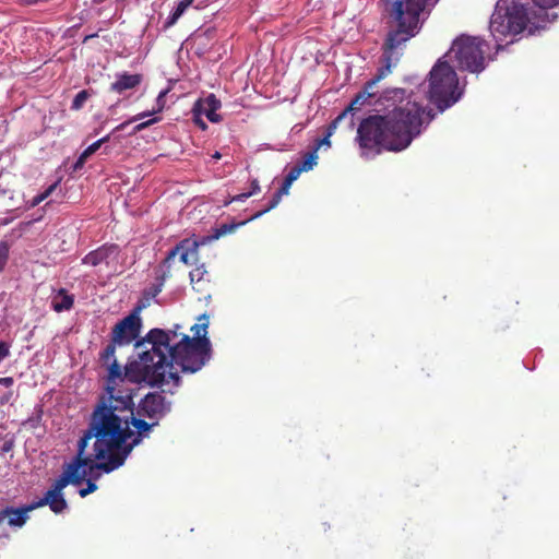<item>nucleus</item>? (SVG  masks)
Segmentation results:
<instances>
[{"mask_svg":"<svg viewBox=\"0 0 559 559\" xmlns=\"http://www.w3.org/2000/svg\"><path fill=\"white\" fill-rule=\"evenodd\" d=\"M413 93L402 87L384 90L374 99L376 115L361 120L357 140L366 158L381 151L401 152L433 120L431 110L412 99Z\"/></svg>","mask_w":559,"mask_h":559,"instance_id":"obj_1","label":"nucleus"},{"mask_svg":"<svg viewBox=\"0 0 559 559\" xmlns=\"http://www.w3.org/2000/svg\"><path fill=\"white\" fill-rule=\"evenodd\" d=\"M167 334L158 328L151 329L135 342L136 358L126 364V376L132 383L163 388L171 382L174 389L167 392L174 394L181 385L179 373L173 371L174 365L179 366L185 373H195L211 359L212 345L209 338L193 341L183 334L173 347H167Z\"/></svg>","mask_w":559,"mask_h":559,"instance_id":"obj_2","label":"nucleus"},{"mask_svg":"<svg viewBox=\"0 0 559 559\" xmlns=\"http://www.w3.org/2000/svg\"><path fill=\"white\" fill-rule=\"evenodd\" d=\"M107 395H103L112 413L119 417L124 440L132 449L148 438L153 428L171 411L173 403L164 396V392H148L135 405L131 393L116 394L115 389L107 386Z\"/></svg>","mask_w":559,"mask_h":559,"instance_id":"obj_3","label":"nucleus"},{"mask_svg":"<svg viewBox=\"0 0 559 559\" xmlns=\"http://www.w3.org/2000/svg\"><path fill=\"white\" fill-rule=\"evenodd\" d=\"M120 419L100 396L90 416L87 428L78 441L75 456L68 463L78 469L87 460L104 459L112 450H119L127 444Z\"/></svg>","mask_w":559,"mask_h":559,"instance_id":"obj_4","label":"nucleus"},{"mask_svg":"<svg viewBox=\"0 0 559 559\" xmlns=\"http://www.w3.org/2000/svg\"><path fill=\"white\" fill-rule=\"evenodd\" d=\"M538 8L528 10L516 0H498L490 17L489 31L497 43L507 35H518L528 25L530 35L546 29L558 19L557 13L549 14L546 10L559 5V0H532Z\"/></svg>","mask_w":559,"mask_h":559,"instance_id":"obj_5","label":"nucleus"},{"mask_svg":"<svg viewBox=\"0 0 559 559\" xmlns=\"http://www.w3.org/2000/svg\"><path fill=\"white\" fill-rule=\"evenodd\" d=\"M420 10L418 0L411 2L409 7L402 2L396 3V14L400 21V28L388 33L384 44L382 46L381 62L382 66L378 69L377 74L364 85L355 98L350 102L349 106L343 111L345 114L355 112L360 109L362 105L368 103L369 99L374 97L371 92L372 87L388 73L392 67L396 66L400 60V52L397 49L408 41L412 37L420 31V25L417 22L416 14Z\"/></svg>","mask_w":559,"mask_h":559,"instance_id":"obj_6","label":"nucleus"},{"mask_svg":"<svg viewBox=\"0 0 559 559\" xmlns=\"http://www.w3.org/2000/svg\"><path fill=\"white\" fill-rule=\"evenodd\" d=\"M464 94L459 78L448 61L439 59L429 72L427 97L440 112L456 104Z\"/></svg>","mask_w":559,"mask_h":559,"instance_id":"obj_7","label":"nucleus"},{"mask_svg":"<svg viewBox=\"0 0 559 559\" xmlns=\"http://www.w3.org/2000/svg\"><path fill=\"white\" fill-rule=\"evenodd\" d=\"M487 41L477 36L461 35L453 40L449 53H454V61L461 71L480 73L486 69L485 53Z\"/></svg>","mask_w":559,"mask_h":559,"instance_id":"obj_8","label":"nucleus"},{"mask_svg":"<svg viewBox=\"0 0 559 559\" xmlns=\"http://www.w3.org/2000/svg\"><path fill=\"white\" fill-rule=\"evenodd\" d=\"M78 468L66 463L62 474L55 480L51 487L39 498L37 503L40 507L48 506L49 509L60 514L68 509V502L62 490L69 485H80L84 480V474H78Z\"/></svg>","mask_w":559,"mask_h":559,"instance_id":"obj_9","label":"nucleus"},{"mask_svg":"<svg viewBox=\"0 0 559 559\" xmlns=\"http://www.w3.org/2000/svg\"><path fill=\"white\" fill-rule=\"evenodd\" d=\"M132 451L133 449L130 445L124 444L119 450H112L104 459L92 457L79 468L78 474H84V479L88 478L96 483L103 474H110L123 466Z\"/></svg>","mask_w":559,"mask_h":559,"instance_id":"obj_10","label":"nucleus"},{"mask_svg":"<svg viewBox=\"0 0 559 559\" xmlns=\"http://www.w3.org/2000/svg\"><path fill=\"white\" fill-rule=\"evenodd\" d=\"M121 254V248L117 243L106 242L85 254L81 263L92 267L105 266L116 270Z\"/></svg>","mask_w":559,"mask_h":559,"instance_id":"obj_11","label":"nucleus"},{"mask_svg":"<svg viewBox=\"0 0 559 559\" xmlns=\"http://www.w3.org/2000/svg\"><path fill=\"white\" fill-rule=\"evenodd\" d=\"M141 328L142 320L138 312L133 311L115 324L110 338L119 347L127 346L139 337Z\"/></svg>","mask_w":559,"mask_h":559,"instance_id":"obj_12","label":"nucleus"},{"mask_svg":"<svg viewBox=\"0 0 559 559\" xmlns=\"http://www.w3.org/2000/svg\"><path fill=\"white\" fill-rule=\"evenodd\" d=\"M40 508L37 501H33L28 504L14 508L11 506H7L2 510H0V523L4 520H8V524L14 528H21L25 525L28 520V512Z\"/></svg>","mask_w":559,"mask_h":559,"instance_id":"obj_13","label":"nucleus"},{"mask_svg":"<svg viewBox=\"0 0 559 559\" xmlns=\"http://www.w3.org/2000/svg\"><path fill=\"white\" fill-rule=\"evenodd\" d=\"M221 100L213 93H211L206 97L195 100L192 107V115L194 117L205 116L209 121L218 123L222 121V116L216 114V111L221 108Z\"/></svg>","mask_w":559,"mask_h":559,"instance_id":"obj_14","label":"nucleus"},{"mask_svg":"<svg viewBox=\"0 0 559 559\" xmlns=\"http://www.w3.org/2000/svg\"><path fill=\"white\" fill-rule=\"evenodd\" d=\"M143 81L140 73L118 72L115 74V81L110 84V91L117 94H123L126 91L136 88Z\"/></svg>","mask_w":559,"mask_h":559,"instance_id":"obj_15","label":"nucleus"},{"mask_svg":"<svg viewBox=\"0 0 559 559\" xmlns=\"http://www.w3.org/2000/svg\"><path fill=\"white\" fill-rule=\"evenodd\" d=\"M216 31L214 27H207L205 29L199 28L192 36V43L195 48V53H205L213 45Z\"/></svg>","mask_w":559,"mask_h":559,"instance_id":"obj_16","label":"nucleus"},{"mask_svg":"<svg viewBox=\"0 0 559 559\" xmlns=\"http://www.w3.org/2000/svg\"><path fill=\"white\" fill-rule=\"evenodd\" d=\"M151 114L148 111H144V112H141V114L132 117L128 121L121 122L120 124L115 127L109 134L98 139L97 141L93 142L92 144H90L86 147L87 152L91 153V154H94L104 143L109 141L111 135H115L116 133H118L120 131H123L130 123L135 122V121H138L140 119H143L145 117H148Z\"/></svg>","mask_w":559,"mask_h":559,"instance_id":"obj_17","label":"nucleus"},{"mask_svg":"<svg viewBox=\"0 0 559 559\" xmlns=\"http://www.w3.org/2000/svg\"><path fill=\"white\" fill-rule=\"evenodd\" d=\"M73 305L74 296L64 288H60L51 301V308L58 313L71 310Z\"/></svg>","mask_w":559,"mask_h":559,"instance_id":"obj_18","label":"nucleus"},{"mask_svg":"<svg viewBox=\"0 0 559 559\" xmlns=\"http://www.w3.org/2000/svg\"><path fill=\"white\" fill-rule=\"evenodd\" d=\"M167 277L168 273L165 271L162 272V274L157 275L155 282L143 292L144 298L146 300L156 298L157 295L162 292Z\"/></svg>","mask_w":559,"mask_h":559,"instance_id":"obj_19","label":"nucleus"},{"mask_svg":"<svg viewBox=\"0 0 559 559\" xmlns=\"http://www.w3.org/2000/svg\"><path fill=\"white\" fill-rule=\"evenodd\" d=\"M193 3V0H180L165 21V26H173L186 10Z\"/></svg>","mask_w":559,"mask_h":559,"instance_id":"obj_20","label":"nucleus"},{"mask_svg":"<svg viewBox=\"0 0 559 559\" xmlns=\"http://www.w3.org/2000/svg\"><path fill=\"white\" fill-rule=\"evenodd\" d=\"M215 240H217V239L213 237V231H212L211 234L205 235V236L197 237L193 235L192 237L185 238L183 243L186 245V247L190 246V248H192V250L198 253L200 247L209 245Z\"/></svg>","mask_w":559,"mask_h":559,"instance_id":"obj_21","label":"nucleus"},{"mask_svg":"<svg viewBox=\"0 0 559 559\" xmlns=\"http://www.w3.org/2000/svg\"><path fill=\"white\" fill-rule=\"evenodd\" d=\"M108 382L115 383L117 380L122 381L124 378L128 379L130 382H132L127 376H126V367L122 370V367L117 360H112L108 365Z\"/></svg>","mask_w":559,"mask_h":559,"instance_id":"obj_22","label":"nucleus"},{"mask_svg":"<svg viewBox=\"0 0 559 559\" xmlns=\"http://www.w3.org/2000/svg\"><path fill=\"white\" fill-rule=\"evenodd\" d=\"M199 321H204V322L197 323L191 328V331L193 332V337H191V338L193 341H201V340L207 338L206 337L207 326H209L207 316L206 314L200 316Z\"/></svg>","mask_w":559,"mask_h":559,"instance_id":"obj_23","label":"nucleus"},{"mask_svg":"<svg viewBox=\"0 0 559 559\" xmlns=\"http://www.w3.org/2000/svg\"><path fill=\"white\" fill-rule=\"evenodd\" d=\"M248 218L245 221H241L239 223H231V224H222L218 227L213 229V237L216 239H219L222 236L229 234L237 229L240 226H243L248 223Z\"/></svg>","mask_w":559,"mask_h":559,"instance_id":"obj_24","label":"nucleus"},{"mask_svg":"<svg viewBox=\"0 0 559 559\" xmlns=\"http://www.w3.org/2000/svg\"><path fill=\"white\" fill-rule=\"evenodd\" d=\"M118 346V344H116L111 338H110V342L106 345V347L99 353V360L104 364V365H108L109 362H111L112 360H117L116 359V347Z\"/></svg>","mask_w":559,"mask_h":559,"instance_id":"obj_25","label":"nucleus"},{"mask_svg":"<svg viewBox=\"0 0 559 559\" xmlns=\"http://www.w3.org/2000/svg\"><path fill=\"white\" fill-rule=\"evenodd\" d=\"M282 198L283 197H281L277 192H275L273 194V197L271 198V200L269 201L267 205L263 210H261V211L254 213L253 215H251L248 218V221L257 219V218L261 217L262 215H264L265 213H267L269 211L275 209L280 204Z\"/></svg>","mask_w":559,"mask_h":559,"instance_id":"obj_26","label":"nucleus"},{"mask_svg":"<svg viewBox=\"0 0 559 559\" xmlns=\"http://www.w3.org/2000/svg\"><path fill=\"white\" fill-rule=\"evenodd\" d=\"M179 253L180 261L187 265L195 263L199 257V253L193 251L192 248H190V246H185Z\"/></svg>","mask_w":559,"mask_h":559,"instance_id":"obj_27","label":"nucleus"},{"mask_svg":"<svg viewBox=\"0 0 559 559\" xmlns=\"http://www.w3.org/2000/svg\"><path fill=\"white\" fill-rule=\"evenodd\" d=\"M318 155L316 150H311L300 165H297L301 171H309L317 165Z\"/></svg>","mask_w":559,"mask_h":559,"instance_id":"obj_28","label":"nucleus"},{"mask_svg":"<svg viewBox=\"0 0 559 559\" xmlns=\"http://www.w3.org/2000/svg\"><path fill=\"white\" fill-rule=\"evenodd\" d=\"M90 97V93L87 90H82L80 91L73 98L72 100V104H71V109L72 110H80L84 104L86 103V100L88 99Z\"/></svg>","mask_w":559,"mask_h":559,"instance_id":"obj_29","label":"nucleus"},{"mask_svg":"<svg viewBox=\"0 0 559 559\" xmlns=\"http://www.w3.org/2000/svg\"><path fill=\"white\" fill-rule=\"evenodd\" d=\"M186 245L183 243V239L180 240L173 249H170L168 252H167V255L165 257V259L163 260L162 262V265L163 266H166L167 269L170 267V264L173 262V260L175 259V257L177 254H179L180 250L185 247Z\"/></svg>","mask_w":559,"mask_h":559,"instance_id":"obj_30","label":"nucleus"},{"mask_svg":"<svg viewBox=\"0 0 559 559\" xmlns=\"http://www.w3.org/2000/svg\"><path fill=\"white\" fill-rule=\"evenodd\" d=\"M56 187H57V182L50 185L44 192L35 195L31 201V205L37 206L38 204H40L44 200H46L52 193V191L56 189Z\"/></svg>","mask_w":559,"mask_h":559,"instance_id":"obj_31","label":"nucleus"},{"mask_svg":"<svg viewBox=\"0 0 559 559\" xmlns=\"http://www.w3.org/2000/svg\"><path fill=\"white\" fill-rule=\"evenodd\" d=\"M10 247L7 241H0V273L3 271L9 259Z\"/></svg>","mask_w":559,"mask_h":559,"instance_id":"obj_32","label":"nucleus"},{"mask_svg":"<svg viewBox=\"0 0 559 559\" xmlns=\"http://www.w3.org/2000/svg\"><path fill=\"white\" fill-rule=\"evenodd\" d=\"M84 480L86 481V487H85V488H81V489L79 490V495H80L82 498H84V497H86L87 495H90V493H92V492H94V491H96V490H97V485H96V483L92 481V480H91V479H88V478H85Z\"/></svg>","mask_w":559,"mask_h":559,"instance_id":"obj_33","label":"nucleus"},{"mask_svg":"<svg viewBox=\"0 0 559 559\" xmlns=\"http://www.w3.org/2000/svg\"><path fill=\"white\" fill-rule=\"evenodd\" d=\"M205 273H206L205 266H204V264H201L195 270L190 272L191 282H194L195 280L198 282L201 281Z\"/></svg>","mask_w":559,"mask_h":559,"instance_id":"obj_34","label":"nucleus"},{"mask_svg":"<svg viewBox=\"0 0 559 559\" xmlns=\"http://www.w3.org/2000/svg\"><path fill=\"white\" fill-rule=\"evenodd\" d=\"M158 119L157 118H153V119H150L147 121H144V122H140L138 124H135L132 130L129 132L130 135L132 134H135L142 130H144L145 128H147L148 126L153 124L154 122H156Z\"/></svg>","mask_w":559,"mask_h":559,"instance_id":"obj_35","label":"nucleus"},{"mask_svg":"<svg viewBox=\"0 0 559 559\" xmlns=\"http://www.w3.org/2000/svg\"><path fill=\"white\" fill-rule=\"evenodd\" d=\"M301 173L302 171L300 170V168L297 165H295L294 167H292L289 169L285 179L293 183L294 181H296L298 179V177L300 176Z\"/></svg>","mask_w":559,"mask_h":559,"instance_id":"obj_36","label":"nucleus"},{"mask_svg":"<svg viewBox=\"0 0 559 559\" xmlns=\"http://www.w3.org/2000/svg\"><path fill=\"white\" fill-rule=\"evenodd\" d=\"M250 197H251V193H249V192H243V193L236 194L231 199L226 201L225 205H228V204H230L233 202H245Z\"/></svg>","mask_w":559,"mask_h":559,"instance_id":"obj_37","label":"nucleus"},{"mask_svg":"<svg viewBox=\"0 0 559 559\" xmlns=\"http://www.w3.org/2000/svg\"><path fill=\"white\" fill-rule=\"evenodd\" d=\"M10 355V344L0 341V362Z\"/></svg>","mask_w":559,"mask_h":559,"instance_id":"obj_38","label":"nucleus"},{"mask_svg":"<svg viewBox=\"0 0 559 559\" xmlns=\"http://www.w3.org/2000/svg\"><path fill=\"white\" fill-rule=\"evenodd\" d=\"M330 136H331V132H326L325 136L317 142V144L314 145L313 150H316V152H318V150L321 146L330 147L331 146Z\"/></svg>","mask_w":559,"mask_h":559,"instance_id":"obj_39","label":"nucleus"},{"mask_svg":"<svg viewBox=\"0 0 559 559\" xmlns=\"http://www.w3.org/2000/svg\"><path fill=\"white\" fill-rule=\"evenodd\" d=\"M179 328V325L177 324L175 326V329H169V330H164V329H160L163 332H165L168 336V342H167V347H173V344H171V341L177 336V329Z\"/></svg>","mask_w":559,"mask_h":559,"instance_id":"obj_40","label":"nucleus"},{"mask_svg":"<svg viewBox=\"0 0 559 559\" xmlns=\"http://www.w3.org/2000/svg\"><path fill=\"white\" fill-rule=\"evenodd\" d=\"M179 328V325L177 324L175 326V329H169V330H164V329H160L163 332H165L168 336V342H167V347H173V344H171V341L177 336V329Z\"/></svg>","mask_w":559,"mask_h":559,"instance_id":"obj_41","label":"nucleus"},{"mask_svg":"<svg viewBox=\"0 0 559 559\" xmlns=\"http://www.w3.org/2000/svg\"><path fill=\"white\" fill-rule=\"evenodd\" d=\"M292 185H293L292 182H289L288 180L284 179L282 186L280 187V189L276 192L281 197L287 195L289 193V189H290Z\"/></svg>","mask_w":559,"mask_h":559,"instance_id":"obj_42","label":"nucleus"},{"mask_svg":"<svg viewBox=\"0 0 559 559\" xmlns=\"http://www.w3.org/2000/svg\"><path fill=\"white\" fill-rule=\"evenodd\" d=\"M12 449H13V441H12V440H7V441H4V442H3V444L1 445V448H0V452H1L2 454H4V453L10 452Z\"/></svg>","mask_w":559,"mask_h":559,"instance_id":"obj_43","label":"nucleus"},{"mask_svg":"<svg viewBox=\"0 0 559 559\" xmlns=\"http://www.w3.org/2000/svg\"><path fill=\"white\" fill-rule=\"evenodd\" d=\"M13 383H14V379L12 377L0 378V385H2V386L10 388L13 385Z\"/></svg>","mask_w":559,"mask_h":559,"instance_id":"obj_44","label":"nucleus"},{"mask_svg":"<svg viewBox=\"0 0 559 559\" xmlns=\"http://www.w3.org/2000/svg\"><path fill=\"white\" fill-rule=\"evenodd\" d=\"M259 191H260L259 181H258V179H253L251 181V189L248 192L251 193V197H252V195L257 194Z\"/></svg>","mask_w":559,"mask_h":559,"instance_id":"obj_45","label":"nucleus"},{"mask_svg":"<svg viewBox=\"0 0 559 559\" xmlns=\"http://www.w3.org/2000/svg\"><path fill=\"white\" fill-rule=\"evenodd\" d=\"M193 121L202 130H205L207 128L206 123L202 119V116H198V117L193 116Z\"/></svg>","mask_w":559,"mask_h":559,"instance_id":"obj_46","label":"nucleus"},{"mask_svg":"<svg viewBox=\"0 0 559 559\" xmlns=\"http://www.w3.org/2000/svg\"><path fill=\"white\" fill-rule=\"evenodd\" d=\"M12 396H13V392L8 391L0 397V404L3 405L5 403H8L12 399Z\"/></svg>","mask_w":559,"mask_h":559,"instance_id":"obj_47","label":"nucleus"},{"mask_svg":"<svg viewBox=\"0 0 559 559\" xmlns=\"http://www.w3.org/2000/svg\"><path fill=\"white\" fill-rule=\"evenodd\" d=\"M346 114L345 112H342L332 123L331 126L329 127L328 129V132H331V134L333 133V130L336 126V123L345 116Z\"/></svg>","mask_w":559,"mask_h":559,"instance_id":"obj_48","label":"nucleus"},{"mask_svg":"<svg viewBox=\"0 0 559 559\" xmlns=\"http://www.w3.org/2000/svg\"><path fill=\"white\" fill-rule=\"evenodd\" d=\"M41 414H43V409H41V406H37V418H36V421L40 420L41 418ZM27 421H31L33 423L32 425L35 427V420L33 418H28Z\"/></svg>","mask_w":559,"mask_h":559,"instance_id":"obj_49","label":"nucleus"},{"mask_svg":"<svg viewBox=\"0 0 559 559\" xmlns=\"http://www.w3.org/2000/svg\"><path fill=\"white\" fill-rule=\"evenodd\" d=\"M84 162L81 160L79 157L78 159L75 160V163L73 164V170H79L81 169L83 166H84Z\"/></svg>","mask_w":559,"mask_h":559,"instance_id":"obj_50","label":"nucleus"},{"mask_svg":"<svg viewBox=\"0 0 559 559\" xmlns=\"http://www.w3.org/2000/svg\"><path fill=\"white\" fill-rule=\"evenodd\" d=\"M92 154L87 152V150L85 148L79 156V158L81 160H83L84 163L86 162V159L91 156Z\"/></svg>","mask_w":559,"mask_h":559,"instance_id":"obj_51","label":"nucleus"},{"mask_svg":"<svg viewBox=\"0 0 559 559\" xmlns=\"http://www.w3.org/2000/svg\"><path fill=\"white\" fill-rule=\"evenodd\" d=\"M166 94H167V90L162 91V92L158 94L157 102H160V99H162Z\"/></svg>","mask_w":559,"mask_h":559,"instance_id":"obj_52","label":"nucleus"},{"mask_svg":"<svg viewBox=\"0 0 559 559\" xmlns=\"http://www.w3.org/2000/svg\"><path fill=\"white\" fill-rule=\"evenodd\" d=\"M96 36H97V34H96V33H94V34H90V35H86V36L84 37V40H83V41L85 43V41H87L88 39L94 38V37H96Z\"/></svg>","mask_w":559,"mask_h":559,"instance_id":"obj_53","label":"nucleus"},{"mask_svg":"<svg viewBox=\"0 0 559 559\" xmlns=\"http://www.w3.org/2000/svg\"><path fill=\"white\" fill-rule=\"evenodd\" d=\"M221 157H222V154L217 151L212 155V158L216 159V160H218Z\"/></svg>","mask_w":559,"mask_h":559,"instance_id":"obj_54","label":"nucleus"},{"mask_svg":"<svg viewBox=\"0 0 559 559\" xmlns=\"http://www.w3.org/2000/svg\"><path fill=\"white\" fill-rule=\"evenodd\" d=\"M451 53H447L445 56H442V58H440L441 60L445 59L447 56H450Z\"/></svg>","mask_w":559,"mask_h":559,"instance_id":"obj_55","label":"nucleus"},{"mask_svg":"<svg viewBox=\"0 0 559 559\" xmlns=\"http://www.w3.org/2000/svg\"><path fill=\"white\" fill-rule=\"evenodd\" d=\"M142 308H145V305H142ZM140 309H141V307L139 306L135 311L138 312V310H140Z\"/></svg>","mask_w":559,"mask_h":559,"instance_id":"obj_56","label":"nucleus"},{"mask_svg":"<svg viewBox=\"0 0 559 559\" xmlns=\"http://www.w3.org/2000/svg\"><path fill=\"white\" fill-rule=\"evenodd\" d=\"M438 0H435V2H437Z\"/></svg>","mask_w":559,"mask_h":559,"instance_id":"obj_57","label":"nucleus"}]
</instances>
